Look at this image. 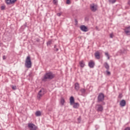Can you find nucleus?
<instances>
[{"label": "nucleus", "mask_w": 130, "mask_h": 130, "mask_svg": "<svg viewBox=\"0 0 130 130\" xmlns=\"http://www.w3.org/2000/svg\"><path fill=\"white\" fill-rule=\"evenodd\" d=\"M79 65L81 68H84L85 67V62L84 60H81L79 62Z\"/></svg>", "instance_id": "f3484780"}, {"label": "nucleus", "mask_w": 130, "mask_h": 130, "mask_svg": "<svg viewBox=\"0 0 130 130\" xmlns=\"http://www.w3.org/2000/svg\"><path fill=\"white\" fill-rule=\"evenodd\" d=\"M124 130H130V127H127L125 128Z\"/></svg>", "instance_id": "f704fd0d"}, {"label": "nucleus", "mask_w": 130, "mask_h": 130, "mask_svg": "<svg viewBox=\"0 0 130 130\" xmlns=\"http://www.w3.org/2000/svg\"><path fill=\"white\" fill-rule=\"evenodd\" d=\"M124 30L126 35H130V26L126 27Z\"/></svg>", "instance_id": "9b49d317"}, {"label": "nucleus", "mask_w": 130, "mask_h": 130, "mask_svg": "<svg viewBox=\"0 0 130 130\" xmlns=\"http://www.w3.org/2000/svg\"><path fill=\"white\" fill-rule=\"evenodd\" d=\"M94 56L96 59H100V52H99V51L95 52L94 53Z\"/></svg>", "instance_id": "ddd939ff"}, {"label": "nucleus", "mask_w": 130, "mask_h": 130, "mask_svg": "<svg viewBox=\"0 0 130 130\" xmlns=\"http://www.w3.org/2000/svg\"><path fill=\"white\" fill-rule=\"evenodd\" d=\"M75 86V89L76 91H79V90H80V84H79V83L77 82L74 85Z\"/></svg>", "instance_id": "2eb2a0df"}, {"label": "nucleus", "mask_w": 130, "mask_h": 130, "mask_svg": "<svg viewBox=\"0 0 130 130\" xmlns=\"http://www.w3.org/2000/svg\"><path fill=\"white\" fill-rule=\"evenodd\" d=\"M6 9V6H1V10L2 11H4V10H5Z\"/></svg>", "instance_id": "cd10ccee"}, {"label": "nucleus", "mask_w": 130, "mask_h": 130, "mask_svg": "<svg viewBox=\"0 0 130 130\" xmlns=\"http://www.w3.org/2000/svg\"><path fill=\"white\" fill-rule=\"evenodd\" d=\"M28 127L30 130H37L38 127L35 125L34 123H28Z\"/></svg>", "instance_id": "423d86ee"}, {"label": "nucleus", "mask_w": 130, "mask_h": 130, "mask_svg": "<svg viewBox=\"0 0 130 130\" xmlns=\"http://www.w3.org/2000/svg\"><path fill=\"white\" fill-rule=\"evenodd\" d=\"M106 73L107 74V76H110V75H111V73H110V72H109V70H106Z\"/></svg>", "instance_id": "5701e85b"}, {"label": "nucleus", "mask_w": 130, "mask_h": 130, "mask_svg": "<svg viewBox=\"0 0 130 130\" xmlns=\"http://www.w3.org/2000/svg\"><path fill=\"white\" fill-rule=\"evenodd\" d=\"M80 29L81 31H83V32H87L88 31V27L85 25H81L80 26Z\"/></svg>", "instance_id": "9d476101"}, {"label": "nucleus", "mask_w": 130, "mask_h": 130, "mask_svg": "<svg viewBox=\"0 0 130 130\" xmlns=\"http://www.w3.org/2000/svg\"><path fill=\"white\" fill-rule=\"evenodd\" d=\"M37 42H39V41H40V40L39 39H37L36 40Z\"/></svg>", "instance_id": "e433bc0d"}, {"label": "nucleus", "mask_w": 130, "mask_h": 130, "mask_svg": "<svg viewBox=\"0 0 130 130\" xmlns=\"http://www.w3.org/2000/svg\"><path fill=\"white\" fill-rule=\"evenodd\" d=\"M127 4H128V6H130V1H128Z\"/></svg>", "instance_id": "4c0bfd02"}, {"label": "nucleus", "mask_w": 130, "mask_h": 130, "mask_svg": "<svg viewBox=\"0 0 130 130\" xmlns=\"http://www.w3.org/2000/svg\"><path fill=\"white\" fill-rule=\"evenodd\" d=\"M81 116H80V117H79V118H78V119H77L78 123H80L81 122Z\"/></svg>", "instance_id": "bb28decb"}, {"label": "nucleus", "mask_w": 130, "mask_h": 130, "mask_svg": "<svg viewBox=\"0 0 130 130\" xmlns=\"http://www.w3.org/2000/svg\"><path fill=\"white\" fill-rule=\"evenodd\" d=\"M25 67L27 69H30L32 67V61H31V57L27 56L25 59Z\"/></svg>", "instance_id": "f03ea898"}, {"label": "nucleus", "mask_w": 130, "mask_h": 130, "mask_svg": "<svg viewBox=\"0 0 130 130\" xmlns=\"http://www.w3.org/2000/svg\"><path fill=\"white\" fill-rule=\"evenodd\" d=\"M126 105V102H125V100H122L120 102V106H121V107H124V106H125Z\"/></svg>", "instance_id": "f8f14e48"}, {"label": "nucleus", "mask_w": 130, "mask_h": 130, "mask_svg": "<svg viewBox=\"0 0 130 130\" xmlns=\"http://www.w3.org/2000/svg\"><path fill=\"white\" fill-rule=\"evenodd\" d=\"M70 105H73L75 103V98L74 96H72L70 98Z\"/></svg>", "instance_id": "4468645a"}, {"label": "nucleus", "mask_w": 130, "mask_h": 130, "mask_svg": "<svg viewBox=\"0 0 130 130\" xmlns=\"http://www.w3.org/2000/svg\"><path fill=\"white\" fill-rule=\"evenodd\" d=\"M96 111L98 112H102L103 111V106L100 104H98L95 106Z\"/></svg>", "instance_id": "6e6552de"}, {"label": "nucleus", "mask_w": 130, "mask_h": 130, "mask_svg": "<svg viewBox=\"0 0 130 130\" xmlns=\"http://www.w3.org/2000/svg\"><path fill=\"white\" fill-rule=\"evenodd\" d=\"M114 37V35H113V32H112L110 34V38H113Z\"/></svg>", "instance_id": "a878e982"}, {"label": "nucleus", "mask_w": 130, "mask_h": 130, "mask_svg": "<svg viewBox=\"0 0 130 130\" xmlns=\"http://www.w3.org/2000/svg\"><path fill=\"white\" fill-rule=\"evenodd\" d=\"M44 88H42L38 92L37 95V98L38 100H40L41 99V97L43 96L44 95Z\"/></svg>", "instance_id": "20e7f679"}, {"label": "nucleus", "mask_w": 130, "mask_h": 130, "mask_svg": "<svg viewBox=\"0 0 130 130\" xmlns=\"http://www.w3.org/2000/svg\"><path fill=\"white\" fill-rule=\"evenodd\" d=\"M80 91L81 92L82 94H85L86 92V89H85V88H82L80 90Z\"/></svg>", "instance_id": "4be33fe9"}, {"label": "nucleus", "mask_w": 130, "mask_h": 130, "mask_svg": "<svg viewBox=\"0 0 130 130\" xmlns=\"http://www.w3.org/2000/svg\"><path fill=\"white\" fill-rule=\"evenodd\" d=\"M73 108L75 109H78L79 108L80 106V104L78 103H74L73 104Z\"/></svg>", "instance_id": "dca6fc26"}, {"label": "nucleus", "mask_w": 130, "mask_h": 130, "mask_svg": "<svg viewBox=\"0 0 130 130\" xmlns=\"http://www.w3.org/2000/svg\"><path fill=\"white\" fill-rule=\"evenodd\" d=\"M66 4H67V5H70V4H71V0H67Z\"/></svg>", "instance_id": "7c9ffc66"}, {"label": "nucleus", "mask_w": 130, "mask_h": 130, "mask_svg": "<svg viewBox=\"0 0 130 130\" xmlns=\"http://www.w3.org/2000/svg\"><path fill=\"white\" fill-rule=\"evenodd\" d=\"M57 3V1L56 0H53V3L54 5H56V3Z\"/></svg>", "instance_id": "473e14b6"}, {"label": "nucleus", "mask_w": 130, "mask_h": 130, "mask_svg": "<svg viewBox=\"0 0 130 130\" xmlns=\"http://www.w3.org/2000/svg\"><path fill=\"white\" fill-rule=\"evenodd\" d=\"M88 67L90 69H93L94 67H95V62L93 61V60H91L89 62H88Z\"/></svg>", "instance_id": "1a4fd4ad"}, {"label": "nucleus", "mask_w": 130, "mask_h": 130, "mask_svg": "<svg viewBox=\"0 0 130 130\" xmlns=\"http://www.w3.org/2000/svg\"><path fill=\"white\" fill-rule=\"evenodd\" d=\"M110 4H115L116 0H108Z\"/></svg>", "instance_id": "412c9836"}, {"label": "nucleus", "mask_w": 130, "mask_h": 130, "mask_svg": "<svg viewBox=\"0 0 130 130\" xmlns=\"http://www.w3.org/2000/svg\"><path fill=\"white\" fill-rule=\"evenodd\" d=\"M54 48L55 49L56 51H58V48H56V45L54 46Z\"/></svg>", "instance_id": "72a5a7b5"}, {"label": "nucleus", "mask_w": 130, "mask_h": 130, "mask_svg": "<svg viewBox=\"0 0 130 130\" xmlns=\"http://www.w3.org/2000/svg\"><path fill=\"white\" fill-rule=\"evenodd\" d=\"M75 21L76 22H77L78 21H77V20L76 19H75Z\"/></svg>", "instance_id": "58836bf2"}, {"label": "nucleus", "mask_w": 130, "mask_h": 130, "mask_svg": "<svg viewBox=\"0 0 130 130\" xmlns=\"http://www.w3.org/2000/svg\"><path fill=\"white\" fill-rule=\"evenodd\" d=\"M104 66L107 70H109V64H108V63L107 62H106L104 63Z\"/></svg>", "instance_id": "a211bd4d"}, {"label": "nucleus", "mask_w": 130, "mask_h": 130, "mask_svg": "<svg viewBox=\"0 0 130 130\" xmlns=\"http://www.w3.org/2000/svg\"><path fill=\"white\" fill-rule=\"evenodd\" d=\"M52 43V41H49L47 42V45L48 46V45H51Z\"/></svg>", "instance_id": "b1692460"}, {"label": "nucleus", "mask_w": 130, "mask_h": 130, "mask_svg": "<svg viewBox=\"0 0 130 130\" xmlns=\"http://www.w3.org/2000/svg\"><path fill=\"white\" fill-rule=\"evenodd\" d=\"M118 98H119V99H121V98H122V93H120L119 94Z\"/></svg>", "instance_id": "c85d7f7f"}, {"label": "nucleus", "mask_w": 130, "mask_h": 130, "mask_svg": "<svg viewBox=\"0 0 130 130\" xmlns=\"http://www.w3.org/2000/svg\"><path fill=\"white\" fill-rule=\"evenodd\" d=\"M105 98V96L104 95V93H100L98 96V102L100 103L102 102V105H105V102H104V99Z\"/></svg>", "instance_id": "7ed1b4c3"}, {"label": "nucleus", "mask_w": 130, "mask_h": 130, "mask_svg": "<svg viewBox=\"0 0 130 130\" xmlns=\"http://www.w3.org/2000/svg\"><path fill=\"white\" fill-rule=\"evenodd\" d=\"M105 54L107 57H108V59H110V57H109V54H108V52H106Z\"/></svg>", "instance_id": "393cba45"}, {"label": "nucleus", "mask_w": 130, "mask_h": 130, "mask_svg": "<svg viewBox=\"0 0 130 130\" xmlns=\"http://www.w3.org/2000/svg\"><path fill=\"white\" fill-rule=\"evenodd\" d=\"M90 9L92 12H96L98 9V6L95 4H92L90 5Z\"/></svg>", "instance_id": "0eeeda50"}, {"label": "nucleus", "mask_w": 130, "mask_h": 130, "mask_svg": "<svg viewBox=\"0 0 130 130\" xmlns=\"http://www.w3.org/2000/svg\"><path fill=\"white\" fill-rule=\"evenodd\" d=\"M65 102H66V101H64V99H63V98H61L60 103H61V105H64Z\"/></svg>", "instance_id": "aec40b11"}, {"label": "nucleus", "mask_w": 130, "mask_h": 130, "mask_svg": "<svg viewBox=\"0 0 130 130\" xmlns=\"http://www.w3.org/2000/svg\"><path fill=\"white\" fill-rule=\"evenodd\" d=\"M36 116H41V112L40 111H37L35 113Z\"/></svg>", "instance_id": "6ab92c4d"}, {"label": "nucleus", "mask_w": 130, "mask_h": 130, "mask_svg": "<svg viewBox=\"0 0 130 130\" xmlns=\"http://www.w3.org/2000/svg\"><path fill=\"white\" fill-rule=\"evenodd\" d=\"M17 0H5V3L7 6H14Z\"/></svg>", "instance_id": "39448f33"}, {"label": "nucleus", "mask_w": 130, "mask_h": 130, "mask_svg": "<svg viewBox=\"0 0 130 130\" xmlns=\"http://www.w3.org/2000/svg\"><path fill=\"white\" fill-rule=\"evenodd\" d=\"M12 89L13 90H16V89H17V87H16V85H15V86H12Z\"/></svg>", "instance_id": "c756f323"}, {"label": "nucleus", "mask_w": 130, "mask_h": 130, "mask_svg": "<svg viewBox=\"0 0 130 130\" xmlns=\"http://www.w3.org/2000/svg\"><path fill=\"white\" fill-rule=\"evenodd\" d=\"M3 59L4 60L7 59V57H6L5 55H4L3 57Z\"/></svg>", "instance_id": "c9c22d12"}, {"label": "nucleus", "mask_w": 130, "mask_h": 130, "mask_svg": "<svg viewBox=\"0 0 130 130\" xmlns=\"http://www.w3.org/2000/svg\"><path fill=\"white\" fill-rule=\"evenodd\" d=\"M61 14H62V13H61V12L58 13H57V16H58V17H60V16H61Z\"/></svg>", "instance_id": "2f4dec72"}, {"label": "nucleus", "mask_w": 130, "mask_h": 130, "mask_svg": "<svg viewBox=\"0 0 130 130\" xmlns=\"http://www.w3.org/2000/svg\"><path fill=\"white\" fill-rule=\"evenodd\" d=\"M54 77H55L54 74H53L52 72H49L45 74L42 80L43 82H46L47 80H52V79H54Z\"/></svg>", "instance_id": "f257e3e1"}]
</instances>
